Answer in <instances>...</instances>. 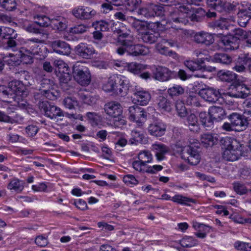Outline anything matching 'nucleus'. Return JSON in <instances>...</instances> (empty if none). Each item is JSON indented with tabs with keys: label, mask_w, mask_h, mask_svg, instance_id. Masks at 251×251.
<instances>
[{
	"label": "nucleus",
	"mask_w": 251,
	"mask_h": 251,
	"mask_svg": "<svg viewBox=\"0 0 251 251\" xmlns=\"http://www.w3.org/2000/svg\"><path fill=\"white\" fill-rule=\"evenodd\" d=\"M202 0H186L187 4L177 3L178 7L173 12H171L168 17L166 24L167 28H171L176 31V34L180 35L185 33V31L175 24H183L186 25L189 22V19L194 20L196 17L195 10L192 7V4L199 5Z\"/></svg>",
	"instance_id": "1"
},
{
	"label": "nucleus",
	"mask_w": 251,
	"mask_h": 251,
	"mask_svg": "<svg viewBox=\"0 0 251 251\" xmlns=\"http://www.w3.org/2000/svg\"><path fill=\"white\" fill-rule=\"evenodd\" d=\"M220 143L223 150V157L227 161H235L238 160L247 151L243 144L230 137L222 138L220 140Z\"/></svg>",
	"instance_id": "2"
},
{
	"label": "nucleus",
	"mask_w": 251,
	"mask_h": 251,
	"mask_svg": "<svg viewBox=\"0 0 251 251\" xmlns=\"http://www.w3.org/2000/svg\"><path fill=\"white\" fill-rule=\"evenodd\" d=\"M129 84V80L126 76L114 75L103 82L102 88L106 92L125 95L128 91Z\"/></svg>",
	"instance_id": "3"
},
{
	"label": "nucleus",
	"mask_w": 251,
	"mask_h": 251,
	"mask_svg": "<svg viewBox=\"0 0 251 251\" xmlns=\"http://www.w3.org/2000/svg\"><path fill=\"white\" fill-rule=\"evenodd\" d=\"M247 33L241 28L235 29L234 36L229 35L223 36L221 43L226 50H231L239 48L240 39H246Z\"/></svg>",
	"instance_id": "4"
},
{
	"label": "nucleus",
	"mask_w": 251,
	"mask_h": 251,
	"mask_svg": "<svg viewBox=\"0 0 251 251\" xmlns=\"http://www.w3.org/2000/svg\"><path fill=\"white\" fill-rule=\"evenodd\" d=\"M194 54L199 57L198 62L192 60L185 61V66L190 71H194L201 69V64H203L205 61L209 62L210 58L207 54V51L202 50H197L194 51Z\"/></svg>",
	"instance_id": "5"
},
{
	"label": "nucleus",
	"mask_w": 251,
	"mask_h": 251,
	"mask_svg": "<svg viewBox=\"0 0 251 251\" xmlns=\"http://www.w3.org/2000/svg\"><path fill=\"white\" fill-rule=\"evenodd\" d=\"M128 112V119L136 123L139 126H142L147 120L146 112L137 105L130 106Z\"/></svg>",
	"instance_id": "6"
},
{
	"label": "nucleus",
	"mask_w": 251,
	"mask_h": 251,
	"mask_svg": "<svg viewBox=\"0 0 251 251\" xmlns=\"http://www.w3.org/2000/svg\"><path fill=\"white\" fill-rule=\"evenodd\" d=\"M39 107L45 115L51 119H55L58 117L64 116L62 110L54 105H51L48 101L40 102Z\"/></svg>",
	"instance_id": "7"
},
{
	"label": "nucleus",
	"mask_w": 251,
	"mask_h": 251,
	"mask_svg": "<svg viewBox=\"0 0 251 251\" xmlns=\"http://www.w3.org/2000/svg\"><path fill=\"white\" fill-rule=\"evenodd\" d=\"M54 65L58 68L56 75L60 81L62 83H66L71 78L70 70L68 65L63 60L56 59L54 61Z\"/></svg>",
	"instance_id": "8"
},
{
	"label": "nucleus",
	"mask_w": 251,
	"mask_h": 251,
	"mask_svg": "<svg viewBox=\"0 0 251 251\" xmlns=\"http://www.w3.org/2000/svg\"><path fill=\"white\" fill-rule=\"evenodd\" d=\"M164 12L163 7L151 3L139 9L137 12L138 15H142L148 18L154 16H160L164 14Z\"/></svg>",
	"instance_id": "9"
},
{
	"label": "nucleus",
	"mask_w": 251,
	"mask_h": 251,
	"mask_svg": "<svg viewBox=\"0 0 251 251\" xmlns=\"http://www.w3.org/2000/svg\"><path fill=\"white\" fill-rule=\"evenodd\" d=\"M133 102L137 105H147L151 99L150 93L144 89L136 87L133 92Z\"/></svg>",
	"instance_id": "10"
},
{
	"label": "nucleus",
	"mask_w": 251,
	"mask_h": 251,
	"mask_svg": "<svg viewBox=\"0 0 251 251\" xmlns=\"http://www.w3.org/2000/svg\"><path fill=\"white\" fill-rule=\"evenodd\" d=\"M124 44L129 54L134 56L146 55L150 52L148 48L142 45H133L132 41L129 39H125Z\"/></svg>",
	"instance_id": "11"
},
{
	"label": "nucleus",
	"mask_w": 251,
	"mask_h": 251,
	"mask_svg": "<svg viewBox=\"0 0 251 251\" xmlns=\"http://www.w3.org/2000/svg\"><path fill=\"white\" fill-rule=\"evenodd\" d=\"M72 13L77 19L89 20L96 15V12L90 7L78 6L75 7L72 10Z\"/></svg>",
	"instance_id": "12"
},
{
	"label": "nucleus",
	"mask_w": 251,
	"mask_h": 251,
	"mask_svg": "<svg viewBox=\"0 0 251 251\" xmlns=\"http://www.w3.org/2000/svg\"><path fill=\"white\" fill-rule=\"evenodd\" d=\"M149 69L153 72V78L156 80L166 81L169 80L172 77V72L165 67L150 66Z\"/></svg>",
	"instance_id": "13"
},
{
	"label": "nucleus",
	"mask_w": 251,
	"mask_h": 251,
	"mask_svg": "<svg viewBox=\"0 0 251 251\" xmlns=\"http://www.w3.org/2000/svg\"><path fill=\"white\" fill-rule=\"evenodd\" d=\"M74 77L75 80L81 85H87L91 81V75L88 68L81 66L75 69L74 68Z\"/></svg>",
	"instance_id": "14"
},
{
	"label": "nucleus",
	"mask_w": 251,
	"mask_h": 251,
	"mask_svg": "<svg viewBox=\"0 0 251 251\" xmlns=\"http://www.w3.org/2000/svg\"><path fill=\"white\" fill-rule=\"evenodd\" d=\"M186 151L188 156H185V153H183L181 156L182 159L192 165H196L200 162L201 156L197 149L189 146L187 147Z\"/></svg>",
	"instance_id": "15"
},
{
	"label": "nucleus",
	"mask_w": 251,
	"mask_h": 251,
	"mask_svg": "<svg viewBox=\"0 0 251 251\" xmlns=\"http://www.w3.org/2000/svg\"><path fill=\"white\" fill-rule=\"evenodd\" d=\"M229 120L233 126H234V129L237 131L245 130L249 124V122L245 116H242L237 113H234L231 114L229 116Z\"/></svg>",
	"instance_id": "16"
},
{
	"label": "nucleus",
	"mask_w": 251,
	"mask_h": 251,
	"mask_svg": "<svg viewBox=\"0 0 251 251\" xmlns=\"http://www.w3.org/2000/svg\"><path fill=\"white\" fill-rule=\"evenodd\" d=\"M199 95L205 100L210 102L216 101L221 96V94L219 91L212 88L201 89L199 92Z\"/></svg>",
	"instance_id": "17"
},
{
	"label": "nucleus",
	"mask_w": 251,
	"mask_h": 251,
	"mask_svg": "<svg viewBox=\"0 0 251 251\" xmlns=\"http://www.w3.org/2000/svg\"><path fill=\"white\" fill-rule=\"evenodd\" d=\"M167 126L162 121H156L150 124L148 128V132L151 136L159 137L163 136L166 131Z\"/></svg>",
	"instance_id": "18"
},
{
	"label": "nucleus",
	"mask_w": 251,
	"mask_h": 251,
	"mask_svg": "<svg viewBox=\"0 0 251 251\" xmlns=\"http://www.w3.org/2000/svg\"><path fill=\"white\" fill-rule=\"evenodd\" d=\"M50 46L53 51L59 54L68 55L71 53L70 46L64 41L56 40L52 42Z\"/></svg>",
	"instance_id": "19"
},
{
	"label": "nucleus",
	"mask_w": 251,
	"mask_h": 251,
	"mask_svg": "<svg viewBox=\"0 0 251 251\" xmlns=\"http://www.w3.org/2000/svg\"><path fill=\"white\" fill-rule=\"evenodd\" d=\"M77 54L84 58H90L94 53L95 50L93 47L85 43H80L75 48Z\"/></svg>",
	"instance_id": "20"
},
{
	"label": "nucleus",
	"mask_w": 251,
	"mask_h": 251,
	"mask_svg": "<svg viewBox=\"0 0 251 251\" xmlns=\"http://www.w3.org/2000/svg\"><path fill=\"white\" fill-rule=\"evenodd\" d=\"M104 110L109 116L116 118L122 114L123 108L119 103L111 101L105 104Z\"/></svg>",
	"instance_id": "21"
},
{
	"label": "nucleus",
	"mask_w": 251,
	"mask_h": 251,
	"mask_svg": "<svg viewBox=\"0 0 251 251\" xmlns=\"http://www.w3.org/2000/svg\"><path fill=\"white\" fill-rule=\"evenodd\" d=\"M151 150L154 152L157 160L161 161L165 159V155L169 153L170 148L163 144L155 143L152 145Z\"/></svg>",
	"instance_id": "22"
},
{
	"label": "nucleus",
	"mask_w": 251,
	"mask_h": 251,
	"mask_svg": "<svg viewBox=\"0 0 251 251\" xmlns=\"http://www.w3.org/2000/svg\"><path fill=\"white\" fill-rule=\"evenodd\" d=\"M20 85H22V84L18 81L10 82L8 87H6L4 85H0V95L7 96L8 97L11 96L12 97L15 93L17 92L18 86Z\"/></svg>",
	"instance_id": "23"
},
{
	"label": "nucleus",
	"mask_w": 251,
	"mask_h": 251,
	"mask_svg": "<svg viewBox=\"0 0 251 251\" xmlns=\"http://www.w3.org/2000/svg\"><path fill=\"white\" fill-rule=\"evenodd\" d=\"M195 41L198 43L209 45L214 42L213 36L207 32H200L196 33L194 36Z\"/></svg>",
	"instance_id": "24"
},
{
	"label": "nucleus",
	"mask_w": 251,
	"mask_h": 251,
	"mask_svg": "<svg viewBox=\"0 0 251 251\" xmlns=\"http://www.w3.org/2000/svg\"><path fill=\"white\" fill-rule=\"evenodd\" d=\"M49 26L54 29L62 31L65 30L67 27V21L62 17L57 16L50 19Z\"/></svg>",
	"instance_id": "25"
},
{
	"label": "nucleus",
	"mask_w": 251,
	"mask_h": 251,
	"mask_svg": "<svg viewBox=\"0 0 251 251\" xmlns=\"http://www.w3.org/2000/svg\"><path fill=\"white\" fill-rule=\"evenodd\" d=\"M240 62L237 64L233 69L238 73H243L246 71L247 67L250 69L251 65V59L249 54L245 55L244 57L240 58Z\"/></svg>",
	"instance_id": "26"
},
{
	"label": "nucleus",
	"mask_w": 251,
	"mask_h": 251,
	"mask_svg": "<svg viewBox=\"0 0 251 251\" xmlns=\"http://www.w3.org/2000/svg\"><path fill=\"white\" fill-rule=\"evenodd\" d=\"M159 37V34L151 30H148L141 32V37L143 41L148 44L155 42Z\"/></svg>",
	"instance_id": "27"
},
{
	"label": "nucleus",
	"mask_w": 251,
	"mask_h": 251,
	"mask_svg": "<svg viewBox=\"0 0 251 251\" xmlns=\"http://www.w3.org/2000/svg\"><path fill=\"white\" fill-rule=\"evenodd\" d=\"M7 188L12 192L20 193L24 189V182L17 178H14L10 180Z\"/></svg>",
	"instance_id": "28"
},
{
	"label": "nucleus",
	"mask_w": 251,
	"mask_h": 251,
	"mask_svg": "<svg viewBox=\"0 0 251 251\" xmlns=\"http://www.w3.org/2000/svg\"><path fill=\"white\" fill-rule=\"evenodd\" d=\"M218 139V136L217 134L205 133L201 136V141L203 146L207 148L216 144Z\"/></svg>",
	"instance_id": "29"
},
{
	"label": "nucleus",
	"mask_w": 251,
	"mask_h": 251,
	"mask_svg": "<svg viewBox=\"0 0 251 251\" xmlns=\"http://www.w3.org/2000/svg\"><path fill=\"white\" fill-rule=\"evenodd\" d=\"M150 66L136 62H132L127 65V70L135 75L140 74L141 72L149 69Z\"/></svg>",
	"instance_id": "30"
},
{
	"label": "nucleus",
	"mask_w": 251,
	"mask_h": 251,
	"mask_svg": "<svg viewBox=\"0 0 251 251\" xmlns=\"http://www.w3.org/2000/svg\"><path fill=\"white\" fill-rule=\"evenodd\" d=\"M2 58L3 61L10 66H17L21 63L19 51L16 53H9L8 55H4Z\"/></svg>",
	"instance_id": "31"
},
{
	"label": "nucleus",
	"mask_w": 251,
	"mask_h": 251,
	"mask_svg": "<svg viewBox=\"0 0 251 251\" xmlns=\"http://www.w3.org/2000/svg\"><path fill=\"white\" fill-rule=\"evenodd\" d=\"M209 112L213 121L214 120H221L225 117L226 115L225 111L223 108L216 106L210 107L209 109Z\"/></svg>",
	"instance_id": "32"
},
{
	"label": "nucleus",
	"mask_w": 251,
	"mask_h": 251,
	"mask_svg": "<svg viewBox=\"0 0 251 251\" xmlns=\"http://www.w3.org/2000/svg\"><path fill=\"white\" fill-rule=\"evenodd\" d=\"M19 52L21 63L28 64L33 62V54L28 50L22 48Z\"/></svg>",
	"instance_id": "33"
},
{
	"label": "nucleus",
	"mask_w": 251,
	"mask_h": 251,
	"mask_svg": "<svg viewBox=\"0 0 251 251\" xmlns=\"http://www.w3.org/2000/svg\"><path fill=\"white\" fill-rule=\"evenodd\" d=\"M208 7L214 9L219 12L226 9V2L225 0H206Z\"/></svg>",
	"instance_id": "34"
},
{
	"label": "nucleus",
	"mask_w": 251,
	"mask_h": 251,
	"mask_svg": "<svg viewBox=\"0 0 251 251\" xmlns=\"http://www.w3.org/2000/svg\"><path fill=\"white\" fill-rule=\"evenodd\" d=\"M172 201L181 205H188L189 203H196V201L192 198L181 194H176L172 197Z\"/></svg>",
	"instance_id": "35"
},
{
	"label": "nucleus",
	"mask_w": 251,
	"mask_h": 251,
	"mask_svg": "<svg viewBox=\"0 0 251 251\" xmlns=\"http://www.w3.org/2000/svg\"><path fill=\"white\" fill-rule=\"evenodd\" d=\"M200 121L202 125L206 127H211L213 124V120L209 113L206 112H201L199 114Z\"/></svg>",
	"instance_id": "36"
},
{
	"label": "nucleus",
	"mask_w": 251,
	"mask_h": 251,
	"mask_svg": "<svg viewBox=\"0 0 251 251\" xmlns=\"http://www.w3.org/2000/svg\"><path fill=\"white\" fill-rule=\"evenodd\" d=\"M218 76L222 81L228 82H233L237 79V75L229 71H221L218 73Z\"/></svg>",
	"instance_id": "37"
},
{
	"label": "nucleus",
	"mask_w": 251,
	"mask_h": 251,
	"mask_svg": "<svg viewBox=\"0 0 251 251\" xmlns=\"http://www.w3.org/2000/svg\"><path fill=\"white\" fill-rule=\"evenodd\" d=\"M41 43L39 39L33 38L28 39L26 42L27 46L29 48V51L33 54H37L40 50L38 44Z\"/></svg>",
	"instance_id": "38"
},
{
	"label": "nucleus",
	"mask_w": 251,
	"mask_h": 251,
	"mask_svg": "<svg viewBox=\"0 0 251 251\" xmlns=\"http://www.w3.org/2000/svg\"><path fill=\"white\" fill-rule=\"evenodd\" d=\"M186 123L190 130L193 132H197L199 130L198 119L195 114H190L187 118Z\"/></svg>",
	"instance_id": "39"
},
{
	"label": "nucleus",
	"mask_w": 251,
	"mask_h": 251,
	"mask_svg": "<svg viewBox=\"0 0 251 251\" xmlns=\"http://www.w3.org/2000/svg\"><path fill=\"white\" fill-rule=\"evenodd\" d=\"M167 42V39H162L160 42L156 44L155 45V49L160 54L171 56L173 54H175V52L170 51L168 48L163 45L164 44L166 43Z\"/></svg>",
	"instance_id": "40"
},
{
	"label": "nucleus",
	"mask_w": 251,
	"mask_h": 251,
	"mask_svg": "<svg viewBox=\"0 0 251 251\" xmlns=\"http://www.w3.org/2000/svg\"><path fill=\"white\" fill-rule=\"evenodd\" d=\"M35 23L41 27L49 26L50 22V19L48 17L41 15L37 14L33 17Z\"/></svg>",
	"instance_id": "41"
},
{
	"label": "nucleus",
	"mask_w": 251,
	"mask_h": 251,
	"mask_svg": "<svg viewBox=\"0 0 251 251\" xmlns=\"http://www.w3.org/2000/svg\"><path fill=\"white\" fill-rule=\"evenodd\" d=\"M64 106L69 109H75L79 106V102L75 98L67 97L63 100Z\"/></svg>",
	"instance_id": "42"
},
{
	"label": "nucleus",
	"mask_w": 251,
	"mask_h": 251,
	"mask_svg": "<svg viewBox=\"0 0 251 251\" xmlns=\"http://www.w3.org/2000/svg\"><path fill=\"white\" fill-rule=\"evenodd\" d=\"M158 106L162 112H170L172 109V104L166 98L160 96L158 98Z\"/></svg>",
	"instance_id": "43"
},
{
	"label": "nucleus",
	"mask_w": 251,
	"mask_h": 251,
	"mask_svg": "<svg viewBox=\"0 0 251 251\" xmlns=\"http://www.w3.org/2000/svg\"><path fill=\"white\" fill-rule=\"evenodd\" d=\"M181 246L184 248H192L198 244V241L192 236H185L179 241Z\"/></svg>",
	"instance_id": "44"
},
{
	"label": "nucleus",
	"mask_w": 251,
	"mask_h": 251,
	"mask_svg": "<svg viewBox=\"0 0 251 251\" xmlns=\"http://www.w3.org/2000/svg\"><path fill=\"white\" fill-rule=\"evenodd\" d=\"M138 159L147 165L152 162L153 156L149 151L144 150L141 151L138 154Z\"/></svg>",
	"instance_id": "45"
},
{
	"label": "nucleus",
	"mask_w": 251,
	"mask_h": 251,
	"mask_svg": "<svg viewBox=\"0 0 251 251\" xmlns=\"http://www.w3.org/2000/svg\"><path fill=\"white\" fill-rule=\"evenodd\" d=\"M86 116L93 126L101 125L102 117L100 115L94 112H87Z\"/></svg>",
	"instance_id": "46"
},
{
	"label": "nucleus",
	"mask_w": 251,
	"mask_h": 251,
	"mask_svg": "<svg viewBox=\"0 0 251 251\" xmlns=\"http://www.w3.org/2000/svg\"><path fill=\"white\" fill-rule=\"evenodd\" d=\"M35 23H31L25 20L22 25L23 28L27 32L33 34L40 33V30L35 25Z\"/></svg>",
	"instance_id": "47"
},
{
	"label": "nucleus",
	"mask_w": 251,
	"mask_h": 251,
	"mask_svg": "<svg viewBox=\"0 0 251 251\" xmlns=\"http://www.w3.org/2000/svg\"><path fill=\"white\" fill-rule=\"evenodd\" d=\"M236 90L238 91V92L237 93L233 94L231 95L232 97L245 98L249 95L250 93V88L245 85L238 86L236 87Z\"/></svg>",
	"instance_id": "48"
},
{
	"label": "nucleus",
	"mask_w": 251,
	"mask_h": 251,
	"mask_svg": "<svg viewBox=\"0 0 251 251\" xmlns=\"http://www.w3.org/2000/svg\"><path fill=\"white\" fill-rule=\"evenodd\" d=\"M20 88V86L18 87L17 92L15 93L12 98L15 99V101L17 102V105L19 107L21 108L27 109L29 107V104L25 100L20 98V93L21 91L19 89Z\"/></svg>",
	"instance_id": "49"
},
{
	"label": "nucleus",
	"mask_w": 251,
	"mask_h": 251,
	"mask_svg": "<svg viewBox=\"0 0 251 251\" xmlns=\"http://www.w3.org/2000/svg\"><path fill=\"white\" fill-rule=\"evenodd\" d=\"M127 20L129 22L131 23L133 27L140 33L143 32L142 31L145 30L147 28V26L144 23L141 21L137 20L132 17H128Z\"/></svg>",
	"instance_id": "50"
},
{
	"label": "nucleus",
	"mask_w": 251,
	"mask_h": 251,
	"mask_svg": "<svg viewBox=\"0 0 251 251\" xmlns=\"http://www.w3.org/2000/svg\"><path fill=\"white\" fill-rule=\"evenodd\" d=\"M167 92L172 97H177L182 95L184 93V89L181 86L175 84L168 89Z\"/></svg>",
	"instance_id": "51"
},
{
	"label": "nucleus",
	"mask_w": 251,
	"mask_h": 251,
	"mask_svg": "<svg viewBox=\"0 0 251 251\" xmlns=\"http://www.w3.org/2000/svg\"><path fill=\"white\" fill-rule=\"evenodd\" d=\"M78 96L81 101L88 105H93L97 101V99L95 97L91 96L88 94H85L83 92H80Z\"/></svg>",
	"instance_id": "52"
},
{
	"label": "nucleus",
	"mask_w": 251,
	"mask_h": 251,
	"mask_svg": "<svg viewBox=\"0 0 251 251\" xmlns=\"http://www.w3.org/2000/svg\"><path fill=\"white\" fill-rule=\"evenodd\" d=\"M213 60L218 63L228 64L231 62V58L226 54H216L213 57Z\"/></svg>",
	"instance_id": "53"
},
{
	"label": "nucleus",
	"mask_w": 251,
	"mask_h": 251,
	"mask_svg": "<svg viewBox=\"0 0 251 251\" xmlns=\"http://www.w3.org/2000/svg\"><path fill=\"white\" fill-rule=\"evenodd\" d=\"M1 6L6 10L12 11L16 8L15 0H0Z\"/></svg>",
	"instance_id": "54"
},
{
	"label": "nucleus",
	"mask_w": 251,
	"mask_h": 251,
	"mask_svg": "<svg viewBox=\"0 0 251 251\" xmlns=\"http://www.w3.org/2000/svg\"><path fill=\"white\" fill-rule=\"evenodd\" d=\"M234 248L239 251H250L251 249V245L249 243L237 241L234 244Z\"/></svg>",
	"instance_id": "55"
},
{
	"label": "nucleus",
	"mask_w": 251,
	"mask_h": 251,
	"mask_svg": "<svg viewBox=\"0 0 251 251\" xmlns=\"http://www.w3.org/2000/svg\"><path fill=\"white\" fill-rule=\"evenodd\" d=\"M239 19L238 22L241 26H246L251 19L249 16L246 15L245 12L240 11L238 13Z\"/></svg>",
	"instance_id": "56"
},
{
	"label": "nucleus",
	"mask_w": 251,
	"mask_h": 251,
	"mask_svg": "<svg viewBox=\"0 0 251 251\" xmlns=\"http://www.w3.org/2000/svg\"><path fill=\"white\" fill-rule=\"evenodd\" d=\"M176 107L179 116L184 117L186 115L187 111L184 103L181 101L177 100L176 102Z\"/></svg>",
	"instance_id": "57"
},
{
	"label": "nucleus",
	"mask_w": 251,
	"mask_h": 251,
	"mask_svg": "<svg viewBox=\"0 0 251 251\" xmlns=\"http://www.w3.org/2000/svg\"><path fill=\"white\" fill-rule=\"evenodd\" d=\"M132 167L137 171L147 173L148 165L145 164L139 159L133 162Z\"/></svg>",
	"instance_id": "58"
},
{
	"label": "nucleus",
	"mask_w": 251,
	"mask_h": 251,
	"mask_svg": "<svg viewBox=\"0 0 251 251\" xmlns=\"http://www.w3.org/2000/svg\"><path fill=\"white\" fill-rule=\"evenodd\" d=\"M43 88H46L45 86H43ZM47 89H42L40 90V93L41 94L45 96L46 98L47 99L53 100L56 99V96L54 95L53 92L50 91V90L49 89L50 88V86L48 84L47 85L46 87Z\"/></svg>",
	"instance_id": "59"
},
{
	"label": "nucleus",
	"mask_w": 251,
	"mask_h": 251,
	"mask_svg": "<svg viewBox=\"0 0 251 251\" xmlns=\"http://www.w3.org/2000/svg\"><path fill=\"white\" fill-rule=\"evenodd\" d=\"M123 180L128 186H132L138 184V181L132 175H127L123 177Z\"/></svg>",
	"instance_id": "60"
},
{
	"label": "nucleus",
	"mask_w": 251,
	"mask_h": 251,
	"mask_svg": "<svg viewBox=\"0 0 251 251\" xmlns=\"http://www.w3.org/2000/svg\"><path fill=\"white\" fill-rule=\"evenodd\" d=\"M97 30L105 31L108 30L107 22L105 21H98L93 24Z\"/></svg>",
	"instance_id": "61"
},
{
	"label": "nucleus",
	"mask_w": 251,
	"mask_h": 251,
	"mask_svg": "<svg viewBox=\"0 0 251 251\" xmlns=\"http://www.w3.org/2000/svg\"><path fill=\"white\" fill-rule=\"evenodd\" d=\"M88 26L84 25H79L72 27L70 29V32L73 34H81L86 32Z\"/></svg>",
	"instance_id": "62"
},
{
	"label": "nucleus",
	"mask_w": 251,
	"mask_h": 251,
	"mask_svg": "<svg viewBox=\"0 0 251 251\" xmlns=\"http://www.w3.org/2000/svg\"><path fill=\"white\" fill-rule=\"evenodd\" d=\"M141 2V0H128L127 8L130 11H134L140 5Z\"/></svg>",
	"instance_id": "63"
},
{
	"label": "nucleus",
	"mask_w": 251,
	"mask_h": 251,
	"mask_svg": "<svg viewBox=\"0 0 251 251\" xmlns=\"http://www.w3.org/2000/svg\"><path fill=\"white\" fill-rule=\"evenodd\" d=\"M233 185L234 190L240 195L246 194L248 191L247 188L243 184L237 182H235Z\"/></svg>",
	"instance_id": "64"
}]
</instances>
